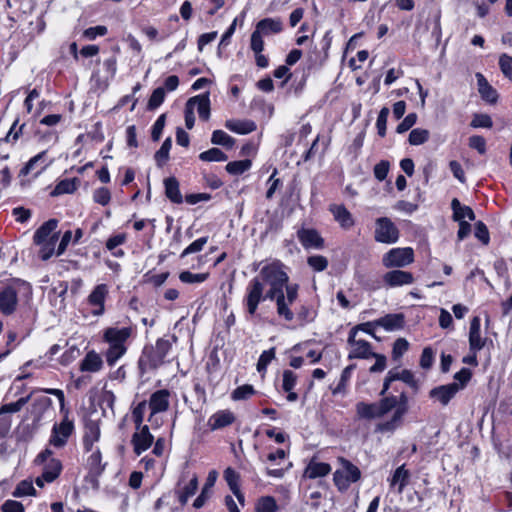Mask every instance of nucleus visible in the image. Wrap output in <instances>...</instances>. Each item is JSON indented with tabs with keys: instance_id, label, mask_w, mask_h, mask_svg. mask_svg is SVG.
Listing matches in <instances>:
<instances>
[{
	"instance_id": "f257e3e1",
	"label": "nucleus",
	"mask_w": 512,
	"mask_h": 512,
	"mask_svg": "<svg viewBox=\"0 0 512 512\" xmlns=\"http://www.w3.org/2000/svg\"><path fill=\"white\" fill-rule=\"evenodd\" d=\"M289 285V276L281 261L275 260L263 266L259 275L252 278L246 287L244 304L248 314L253 316L259 304L269 299L275 300L280 317L292 321L294 313L286 307L284 301V290Z\"/></svg>"
},
{
	"instance_id": "f03ea898",
	"label": "nucleus",
	"mask_w": 512,
	"mask_h": 512,
	"mask_svg": "<svg viewBox=\"0 0 512 512\" xmlns=\"http://www.w3.org/2000/svg\"><path fill=\"white\" fill-rule=\"evenodd\" d=\"M171 349V343L166 339H158L155 346L145 347L138 360L141 374L156 369L164 363V359Z\"/></svg>"
},
{
	"instance_id": "7ed1b4c3",
	"label": "nucleus",
	"mask_w": 512,
	"mask_h": 512,
	"mask_svg": "<svg viewBox=\"0 0 512 512\" xmlns=\"http://www.w3.org/2000/svg\"><path fill=\"white\" fill-rule=\"evenodd\" d=\"M342 469L337 470L333 475L335 485L340 491L348 489L351 483L357 482L361 477V471L350 461L340 458Z\"/></svg>"
},
{
	"instance_id": "20e7f679",
	"label": "nucleus",
	"mask_w": 512,
	"mask_h": 512,
	"mask_svg": "<svg viewBox=\"0 0 512 512\" xmlns=\"http://www.w3.org/2000/svg\"><path fill=\"white\" fill-rule=\"evenodd\" d=\"M414 261V251L410 247L393 248L384 254L382 263L386 268H402Z\"/></svg>"
},
{
	"instance_id": "39448f33",
	"label": "nucleus",
	"mask_w": 512,
	"mask_h": 512,
	"mask_svg": "<svg viewBox=\"0 0 512 512\" xmlns=\"http://www.w3.org/2000/svg\"><path fill=\"white\" fill-rule=\"evenodd\" d=\"M68 413L69 411H65L63 420L53 425L49 443L56 448L64 447L74 431V424L68 418Z\"/></svg>"
},
{
	"instance_id": "423d86ee",
	"label": "nucleus",
	"mask_w": 512,
	"mask_h": 512,
	"mask_svg": "<svg viewBox=\"0 0 512 512\" xmlns=\"http://www.w3.org/2000/svg\"><path fill=\"white\" fill-rule=\"evenodd\" d=\"M374 238L379 243L392 244L399 239V230L396 225L387 217H380L376 220Z\"/></svg>"
},
{
	"instance_id": "0eeeda50",
	"label": "nucleus",
	"mask_w": 512,
	"mask_h": 512,
	"mask_svg": "<svg viewBox=\"0 0 512 512\" xmlns=\"http://www.w3.org/2000/svg\"><path fill=\"white\" fill-rule=\"evenodd\" d=\"M357 328H352L349 332L347 343L352 347L348 354V359H367L370 358L372 351L371 345L366 340L356 339Z\"/></svg>"
},
{
	"instance_id": "6e6552de",
	"label": "nucleus",
	"mask_w": 512,
	"mask_h": 512,
	"mask_svg": "<svg viewBox=\"0 0 512 512\" xmlns=\"http://www.w3.org/2000/svg\"><path fill=\"white\" fill-rule=\"evenodd\" d=\"M460 390L461 386H458L457 382L439 385L429 391V398L442 406H447Z\"/></svg>"
},
{
	"instance_id": "1a4fd4ad",
	"label": "nucleus",
	"mask_w": 512,
	"mask_h": 512,
	"mask_svg": "<svg viewBox=\"0 0 512 512\" xmlns=\"http://www.w3.org/2000/svg\"><path fill=\"white\" fill-rule=\"evenodd\" d=\"M18 304V289L13 285H8L0 291V311L4 315H11L15 312Z\"/></svg>"
},
{
	"instance_id": "9d476101",
	"label": "nucleus",
	"mask_w": 512,
	"mask_h": 512,
	"mask_svg": "<svg viewBox=\"0 0 512 512\" xmlns=\"http://www.w3.org/2000/svg\"><path fill=\"white\" fill-rule=\"evenodd\" d=\"M108 294V289L105 284L97 285L88 296V303L94 307L92 314L100 316L104 313L105 298Z\"/></svg>"
},
{
	"instance_id": "9b49d317",
	"label": "nucleus",
	"mask_w": 512,
	"mask_h": 512,
	"mask_svg": "<svg viewBox=\"0 0 512 512\" xmlns=\"http://www.w3.org/2000/svg\"><path fill=\"white\" fill-rule=\"evenodd\" d=\"M170 391L167 389L157 390L151 394L148 406L151 410V415L162 413L169 408Z\"/></svg>"
},
{
	"instance_id": "f8f14e48",
	"label": "nucleus",
	"mask_w": 512,
	"mask_h": 512,
	"mask_svg": "<svg viewBox=\"0 0 512 512\" xmlns=\"http://www.w3.org/2000/svg\"><path fill=\"white\" fill-rule=\"evenodd\" d=\"M132 436V444L134 446V452L137 455L142 454L146 451L153 443L154 437L149 431L147 425H144L138 429Z\"/></svg>"
},
{
	"instance_id": "ddd939ff",
	"label": "nucleus",
	"mask_w": 512,
	"mask_h": 512,
	"mask_svg": "<svg viewBox=\"0 0 512 512\" xmlns=\"http://www.w3.org/2000/svg\"><path fill=\"white\" fill-rule=\"evenodd\" d=\"M383 281L390 287H399L412 284L414 277L411 272L396 269L387 272L383 276Z\"/></svg>"
},
{
	"instance_id": "4468645a",
	"label": "nucleus",
	"mask_w": 512,
	"mask_h": 512,
	"mask_svg": "<svg viewBox=\"0 0 512 512\" xmlns=\"http://www.w3.org/2000/svg\"><path fill=\"white\" fill-rule=\"evenodd\" d=\"M132 329L130 327L108 328L104 333L105 340L110 346H125V342L131 336Z\"/></svg>"
},
{
	"instance_id": "2eb2a0df",
	"label": "nucleus",
	"mask_w": 512,
	"mask_h": 512,
	"mask_svg": "<svg viewBox=\"0 0 512 512\" xmlns=\"http://www.w3.org/2000/svg\"><path fill=\"white\" fill-rule=\"evenodd\" d=\"M187 103L192 107L193 110L195 109V106L197 107L199 118L203 121H207L210 118L209 92L191 97Z\"/></svg>"
},
{
	"instance_id": "dca6fc26",
	"label": "nucleus",
	"mask_w": 512,
	"mask_h": 512,
	"mask_svg": "<svg viewBox=\"0 0 512 512\" xmlns=\"http://www.w3.org/2000/svg\"><path fill=\"white\" fill-rule=\"evenodd\" d=\"M297 236L303 247L306 249H319L323 247V239L314 229H300L297 232Z\"/></svg>"
},
{
	"instance_id": "f3484780",
	"label": "nucleus",
	"mask_w": 512,
	"mask_h": 512,
	"mask_svg": "<svg viewBox=\"0 0 512 512\" xmlns=\"http://www.w3.org/2000/svg\"><path fill=\"white\" fill-rule=\"evenodd\" d=\"M100 439V427L98 422L89 420L85 423L83 446L89 452L92 451L93 445Z\"/></svg>"
},
{
	"instance_id": "a211bd4d",
	"label": "nucleus",
	"mask_w": 512,
	"mask_h": 512,
	"mask_svg": "<svg viewBox=\"0 0 512 512\" xmlns=\"http://www.w3.org/2000/svg\"><path fill=\"white\" fill-rule=\"evenodd\" d=\"M469 346L473 352L481 350L485 346V339L480 335V318L475 316L470 322Z\"/></svg>"
},
{
	"instance_id": "6ab92c4d",
	"label": "nucleus",
	"mask_w": 512,
	"mask_h": 512,
	"mask_svg": "<svg viewBox=\"0 0 512 512\" xmlns=\"http://www.w3.org/2000/svg\"><path fill=\"white\" fill-rule=\"evenodd\" d=\"M235 421L234 414L229 410H221L213 414L208 421L212 431L231 425Z\"/></svg>"
},
{
	"instance_id": "aec40b11",
	"label": "nucleus",
	"mask_w": 512,
	"mask_h": 512,
	"mask_svg": "<svg viewBox=\"0 0 512 512\" xmlns=\"http://www.w3.org/2000/svg\"><path fill=\"white\" fill-rule=\"evenodd\" d=\"M114 54L109 56L103 61L104 68V76L101 79L104 87L109 85L110 80H112L117 71V53L119 52V47H114Z\"/></svg>"
},
{
	"instance_id": "412c9836",
	"label": "nucleus",
	"mask_w": 512,
	"mask_h": 512,
	"mask_svg": "<svg viewBox=\"0 0 512 512\" xmlns=\"http://www.w3.org/2000/svg\"><path fill=\"white\" fill-rule=\"evenodd\" d=\"M330 211L342 228L349 229L354 225L352 214L346 209L345 206L331 205Z\"/></svg>"
},
{
	"instance_id": "4be33fe9",
	"label": "nucleus",
	"mask_w": 512,
	"mask_h": 512,
	"mask_svg": "<svg viewBox=\"0 0 512 512\" xmlns=\"http://www.w3.org/2000/svg\"><path fill=\"white\" fill-rule=\"evenodd\" d=\"M282 29L283 24L279 18H264L257 23L255 30L262 35H270L280 33Z\"/></svg>"
},
{
	"instance_id": "5701e85b",
	"label": "nucleus",
	"mask_w": 512,
	"mask_h": 512,
	"mask_svg": "<svg viewBox=\"0 0 512 512\" xmlns=\"http://www.w3.org/2000/svg\"><path fill=\"white\" fill-rule=\"evenodd\" d=\"M58 226V220L49 219L45 223H43L34 233L33 241L35 244H41L54 234L53 232Z\"/></svg>"
},
{
	"instance_id": "b1692460",
	"label": "nucleus",
	"mask_w": 512,
	"mask_h": 512,
	"mask_svg": "<svg viewBox=\"0 0 512 512\" xmlns=\"http://www.w3.org/2000/svg\"><path fill=\"white\" fill-rule=\"evenodd\" d=\"M375 325L381 326L388 331L399 330L404 326L403 314H387L375 321Z\"/></svg>"
},
{
	"instance_id": "393cba45",
	"label": "nucleus",
	"mask_w": 512,
	"mask_h": 512,
	"mask_svg": "<svg viewBox=\"0 0 512 512\" xmlns=\"http://www.w3.org/2000/svg\"><path fill=\"white\" fill-rule=\"evenodd\" d=\"M166 197L173 203L180 204L183 197L179 189V182L175 177H168L164 180Z\"/></svg>"
},
{
	"instance_id": "a878e982",
	"label": "nucleus",
	"mask_w": 512,
	"mask_h": 512,
	"mask_svg": "<svg viewBox=\"0 0 512 512\" xmlns=\"http://www.w3.org/2000/svg\"><path fill=\"white\" fill-rule=\"evenodd\" d=\"M356 413L361 419H374L382 417L378 403L359 402L356 404Z\"/></svg>"
},
{
	"instance_id": "bb28decb",
	"label": "nucleus",
	"mask_w": 512,
	"mask_h": 512,
	"mask_svg": "<svg viewBox=\"0 0 512 512\" xmlns=\"http://www.w3.org/2000/svg\"><path fill=\"white\" fill-rule=\"evenodd\" d=\"M227 129L238 134H249L256 130L255 122L251 120H227L225 123Z\"/></svg>"
},
{
	"instance_id": "cd10ccee",
	"label": "nucleus",
	"mask_w": 512,
	"mask_h": 512,
	"mask_svg": "<svg viewBox=\"0 0 512 512\" xmlns=\"http://www.w3.org/2000/svg\"><path fill=\"white\" fill-rule=\"evenodd\" d=\"M218 477V473L215 470L209 472L205 485L202 488L201 494L194 500L193 506L196 509H199L204 506L206 500L208 499V493L211 488L214 486Z\"/></svg>"
},
{
	"instance_id": "c85d7f7f",
	"label": "nucleus",
	"mask_w": 512,
	"mask_h": 512,
	"mask_svg": "<svg viewBox=\"0 0 512 512\" xmlns=\"http://www.w3.org/2000/svg\"><path fill=\"white\" fill-rule=\"evenodd\" d=\"M410 472L405 468V464L399 466L393 473L390 481L391 486L398 485V493L401 494L408 485Z\"/></svg>"
},
{
	"instance_id": "c756f323",
	"label": "nucleus",
	"mask_w": 512,
	"mask_h": 512,
	"mask_svg": "<svg viewBox=\"0 0 512 512\" xmlns=\"http://www.w3.org/2000/svg\"><path fill=\"white\" fill-rule=\"evenodd\" d=\"M102 365L101 357L95 351H90L82 360L80 369L86 372H97L102 368Z\"/></svg>"
},
{
	"instance_id": "7c9ffc66",
	"label": "nucleus",
	"mask_w": 512,
	"mask_h": 512,
	"mask_svg": "<svg viewBox=\"0 0 512 512\" xmlns=\"http://www.w3.org/2000/svg\"><path fill=\"white\" fill-rule=\"evenodd\" d=\"M331 471L328 463L311 461L305 469V475L310 479L324 477Z\"/></svg>"
},
{
	"instance_id": "2f4dec72",
	"label": "nucleus",
	"mask_w": 512,
	"mask_h": 512,
	"mask_svg": "<svg viewBox=\"0 0 512 512\" xmlns=\"http://www.w3.org/2000/svg\"><path fill=\"white\" fill-rule=\"evenodd\" d=\"M80 183L78 178L63 179L57 183L55 188L51 192V196H59L62 194H70L76 191Z\"/></svg>"
},
{
	"instance_id": "473e14b6",
	"label": "nucleus",
	"mask_w": 512,
	"mask_h": 512,
	"mask_svg": "<svg viewBox=\"0 0 512 512\" xmlns=\"http://www.w3.org/2000/svg\"><path fill=\"white\" fill-rule=\"evenodd\" d=\"M61 470V462L55 458H52L48 461L43 469V478H45L47 483H51L60 475Z\"/></svg>"
},
{
	"instance_id": "72a5a7b5",
	"label": "nucleus",
	"mask_w": 512,
	"mask_h": 512,
	"mask_svg": "<svg viewBox=\"0 0 512 512\" xmlns=\"http://www.w3.org/2000/svg\"><path fill=\"white\" fill-rule=\"evenodd\" d=\"M58 239L59 233L54 232V234L48 239V241L38 244L40 246L38 255L43 261H47L54 254L55 246Z\"/></svg>"
},
{
	"instance_id": "f704fd0d",
	"label": "nucleus",
	"mask_w": 512,
	"mask_h": 512,
	"mask_svg": "<svg viewBox=\"0 0 512 512\" xmlns=\"http://www.w3.org/2000/svg\"><path fill=\"white\" fill-rule=\"evenodd\" d=\"M224 478L231 489V491L235 494L237 499L241 502L243 500V495L239 491V474L232 469L231 467H228L224 471Z\"/></svg>"
},
{
	"instance_id": "c9c22d12",
	"label": "nucleus",
	"mask_w": 512,
	"mask_h": 512,
	"mask_svg": "<svg viewBox=\"0 0 512 512\" xmlns=\"http://www.w3.org/2000/svg\"><path fill=\"white\" fill-rule=\"evenodd\" d=\"M403 418V409L395 411L392 418L386 422L379 423L376 426L378 432H393L401 423Z\"/></svg>"
},
{
	"instance_id": "e433bc0d",
	"label": "nucleus",
	"mask_w": 512,
	"mask_h": 512,
	"mask_svg": "<svg viewBox=\"0 0 512 512\" xmlns=\"http://www.w3.org/2000/svg\"><path fill=\"white\" fill-rule=\"evenodd\" d=\"M211 143L230 149L234 146L235 139L222 130H215L212 133Z\"/></svg>"
},
{
	"instance_id": "4c0bfd02",
	"label": "nucleus",
	"mask_w": 512,
	"mask_h": 512,
	"mask_svg": "<svg viewBox=\"0 0 512 512\" xmlns=\"http://www.w3.org/2000/svg\"><path fill=\"white\" fill-rule=\"evenodd\" d=\"M278 505L272 496H263L258 499L255 507L256 512H277Z\"/></svg>"
},
{
	"instance_id": "58836bf2",
	"label": "nucleus",
	"mask_w": 512,
	"mask_h": 512,
	"mask_svg": "<svg viewBox=\"0 0 512 512\" xmlns=\"http://www.w3.org/2000/svg\"><path fill=\"white\" fill-rule=\"evenodd\" d=\"M252 163L249 159L229 162L225 169L231 175H241L250 169Z\"/></svg>"
},
{
	"instance_id": "ea45409f",
	"label": "nucleus",
	"mask_w": 512,
	"mask_h": 512,
	"mask_svg": "<svg viewBox=\"0 0 512 512\" xmlns=\"http://www.w3.org/2000/svg\"><path fill=\"white\" fill-rule=\"evenodd\" d=\"M171 147L172 140L170 137H168L164 140L160 149L155 153L154 157L159 167H162L168 161Z\"/></svg>"
},
{
	"instance_id": "a19ab883",
	"label": "nucleus",
	"mask_w": 512,
	"mask_h": 512,
	"mask_svg": "<svg viewBox=\"0 0 512 512\" xmlns=\"http://www.w3.org/2000/svg\"><path fill=\"white\" fill-rule=\"evenodd\" d=\"M199 159L205 162H222L228 159L227 155L218 148H211L199 154Z\"/></svg>"
},
{
	"instance_id": "79ce46f5",
	"label": "nucleus",
	"mask_w": 512,
	"mask_h": 512,
	"mask_svg": "<svg viewBox=\"0 0 512 512\" xmlns=\"http://www.w3.org/2000/svg\"><path fill=\"white\" fill-rule=\"evenodd\" d=\"M17 125L18 120H15L10 129L8 130V132L5 134V136L3 138L0 137V142L15 144L22 135V131L25 126L24 124H22L17 128Z\"/></svg>"
},
{
	"instance_id": "37998d69",
	"label": "nucleus",
	"mask_w": 512,
	"mask_h": 512,
	"mask_svg": "<svg viewBox=\"0 0 512 512\" xmlns=\"http://www.w3.org/2000/svg\"><path fill=\"white\" fill-rule=\"evenodd\" d=\"M12 495L14 497L34 496L36 495V490L31 481L23 480L16 486Z\"/></svg>"
},
{
	"instance_id": "c03bdc74",
	"label": "nucleus",
	"mask_w": 512,
	"mask_h": 512,
	"mask_svg": "<svg viewBox=\"0 0 512 512\" xmlns=\"http://www.w3.org/2000/svg\"><path fill=\"white\" fill-rule=\"evenodd\" d=\"M198 488V481L196 477H193L190 482L183 488V490L179 493V502L182 505H185L188 502V499L193 496Z\"/></svg>"
},
{
	"instance_id": "a18cd8bd",
	"label": "nucleus",
	"mask_w": 512,
	"mask_h": 512,
	"mask_svg": "<svg viewBox=\"0 0 512 512\" xmlns=\"http://www.w3.org/2000/svg\"><path fill=\"white\" fill-rule=\"evenodd\" d=\"M126 346H109V349L106 352V361L110 366H113L125 353Z\"/></svg>"
},
{
	"instance_id": "49530a36",
	"label": "nucleus",
	"mask_w": 512,
	"mask_h": 512,
	"mask_svg": "<svg viewBox=\"0 0 512 512\" xmlns=\"http://www.w3.org/2000/svg\"><path fill=\"white\" fill-rule=\"evenodd\" d=\"M429 139V131L422 128L413 129L410 134L408 141L411 145H421Z\"/></svg>"
},
{
	"instance_id": "de8ad7c7",
	"label": "nucleus",
	"mask_w": 512,
	"mask_h": 512,
	"mask_svg": "<svg viewBox=\"0 0 512 512\" xmlns=\"http://www.w3.org/2000/svg\"><path fill=\"white\" fill-rule=\"evenodd\" d=\"M208 273H191L190 271H183L179 275V279L183 283L193 284V283H202L208 278Z\"/></svg>"
},
{
	"instance_id": "09e8293b",
	"label": "nucleus",
	"mask_w": 512,
	"mask_h": 512,
	"mask_svg": "<svg viewBox=\"0 0 512 512\" xmlns=\"http://www.w3.org/2000/svg\"><path fill=\"white\" fill-rule=\"evenodd\" d=\"M253 394H255V390L253 388L252 385H249V384H245V385H242V386H239L237 387L233 392H232V399L235 400V401H240V400H246L248 399L249 397H251Z\"/></svg>"
},
{
	"instance_id": "8fccbe9b",
	"label": "nucleus",
	"mask_w": 512,
	"mask_h": 512,
	"mask_svg": "<svg viewBox=\"0 0 512 512\" xmlns=\"http://www.w3.org/2000/svg\"><path fill=\"white\" fill-rule=\"evenodd\" d=\"M164 99H165L164 88H162V87L156 88L152 92V94L148 100V104H147L148 109L154 110V109L158 108L163 103Z\"/></svg>"
},
{
	"instance_id": "3c124183",
	"label": "nucleus",
	"mask_w": 512,
	"mask_h": 512,
	"mask_svg": "<svg viewBox=\"0 0 512 512\" xmlns=\"http://www.w3.org/2000/svg\"><path fill=\"white\" fill-rule=\"evenodd\" d=\"M473 128H491L493 121L488 114H474L473 119L470 123Z\"/></svg>"
},
{
	"instance_id": "603ef678",
	"label": "nucleus",
	"mask_w": 512,
	"mask_h": 512,
	"mask_svg": "<svg viewBox=\"0 0 512 512\" xmlns=\"http://www.w3.org/2000/svg\"><path fill=\"white\" fill-rule=\"evenodd\" d=\"M379 405L380 414L383 417L388 412L396 408L398 404L397 397L395 396H388L382 398L379 402H377Z\"/></svg>"
},
{
	"instance_id": "864d4df0",
	"label": "nucleus",
	"mask_w": 512,
	"mask_h": 512,
	"mask_svg": "<svg viewBox=\"0 0 512 512\" xmlns=\"http://www.w3.org/2000/svg\"><path fill=\"white\" fill-rule=\"evenodd\" d=\"M355 367H356L355 364H351V365L347 366L346 368H344V370L341 373L340 381H339L338 385L336 386V388L333 390V394L341 393L345 389L346 384L349 381L352 371L355 369Z\"/></svg>"
},
{
	"instance_id": "5fc2aeb1",
	"label": "nucleus",
	"mask_w": 512,
	"mask_h": 512,
	"mask_svg": "<svg viewBox=\"0 0 512 512\" xmlns=\"http://www.w3.org/2000/svg\"><path fill=\"white\" fill-rule=\"evenodd\" d=\"M308 265L315 271L321 272L325 270L328 266V260L326 257L322 255H314L310 256L307 259Z\"/></svg>"
},
{
	"instance_id": "6e6d98bb",
	"label": "nucleus",
	"mask_w": 512,
	"mask_h": 512,
	"mask_svg": "<svg viewBox=\"0 0 512 512\" xmlns=\"http://www.w3.org/2000/svg\"><path fill=\"white\" fill-rule=\"evenodd\" d=\"M52 400L49 397L42 396L34 400L33 409L34 412L37 413L38 418L42 416V414L51 407Z\"/></svg>"
},
{
	"instance_id": "4d7b16f0",
	"label": "nucleus",
	"mask_w": 512,
	"mask_h": 512,
	"mask_svg": "<svg viewBox=\"0 0 512 512\" xmlns=\"http://www.w3.org/2000/svg\"><path fill=\"white\" fill-rule=\"evenodd\" d=\"M315 315L316 313L312 307L307 305H302L297 312V318L301 324L312 322L315 318Z\"/></svg>"
},
{
	"instance_id": "13d9d810",
	"label": "nucleus",
	"mask_w": 512,
	"mask_h": 512,
	"mask_svg": "<svg viewBox=\"0 0 512 512\" xmlns=\"http://www.w3.org/2000/svg\"><path fill=\"white\" fill-rule=\"evenodd\" d=\"M207 241H208V237H201V238L195 240L187 248H185L183 250L180 257L184 258L189 254H193V253H197V252L201 251L203 249V247L205 246V244L207 243Z\"/></svg>"
},
{
	"instance_id": "bf43d9fd",
	"label": "nucleus",
	"mask_w": 512,
	"mask_h": 512,
	"mask_svg": "<svg viewBox=\"0 0 512 512\" xmlns=\"http://www.w3.org/2000/svg\"><path fill=\"white\" fill-rule=\"evenodd\" d=\"M274 357H275V349L274 348L263 351L258 359V362H257V370L259 372L266 370L268 364L274 359Z\"/></svg>"
},
{
	"instance_id": "052dcab7",
	"label": "nucleus",
	"mask_w": 512,
	"mask_h": 512,
	"mask_svg": "<svg viewBox=\"0 0 512 512\" xmlns=\"http://www.w3.org/2000/svg\"><path fill=\"white\" fill-rule=\"evenodd\" d=\"M388 115H389V109L387 107H383L380 110L379 115L377 117L376 127L378 130V134L381 137H384L386 135V124H387Z\"/></svg>"
},
{
	"instance_id": "680f3d73",
	"label": "nucleus",
	"mask_w": 512,
	"mask_h": 512,
	"mask_svg": "<svg viewBox=\"0 0 512 512\" xmlns=\"http://www.w3.org/2000/svg\"><path fill=\"white\" fill-rule=\"evenodd\" d=\"M102 457L99 449H96L92 454L90 455L88 459V463L90 465V468L93 472L99 474L104 470V465L101 464Z\"/></svg>"
},
{
	"instance_id": "e2e57ef3",
	"label": "nucleus",
	"mask_w": 512,
	"mask_h": 512,
	"mask_svg": "<svg viewBox=\"0 0 512 512\" xmlns=\"http://www.w3.org/2000/svg\"><path fill=\"white\" fill-rule=\"evenodd\" d=\"M499 66L505 77L512 80V57L502 54L499 58Z\"/></svg>"
},
{
	"instance_id": "0e129e2a",
	"label": "nucleus",
	"mask_w": 512,
	"mask_h": 512,
	"mask_svg": "<svg viewBox=\"0 0 512 512\" xmlns=\"http://www.w3.org/2000/svg\"><path fill=\"white\" fill-rule=\"evenodd\" d=\"M111 194L110 191L105 187H100L94 191L93 200L103 206L110 202Z\"/></svg>"
},
{
	"instance_id": "69168bd1",
	"label": "nucleus",
	"mask_w": 512,
	"mask_h": 512,
	"mask_svg": "<svg viewBox=\"0 0 512 512\" xmlns=\"http://www.w3.org/2000/svg\"><path fill=\"white\" fill-rule=\"evenodd\" d=\"M474 234H475V237L477 239H479L484 245H487L489 243V240H490L489 232H488L486 225L483 222L478 221L475 224Z\"/></svg>"
},
{
	"instance_id": "338daca9",
	"label": "nucleus",
	"mask_w": 512,
	"mask_h": 512,
	"mask_svg": "<svg viewBox=\"0 0 512 512\" xmlns=\"http://www.w3.org/2000/svg\"><path fill=\"white\" fill-rule=\"evenodd\" d=\"M409 347V343L404 338H398L393 344L392 355L394 359L400 358Z\"/></svg>"
},
{
	"instance_id": "774afa93",
	"label": "nucleus",
	"mask_w": 512,
	"mask_h": 512,
	"mask_svg": "<svg viewBox=\"0 0 512 512\" xmlns=\"http://www.w3.org/2000/svg\"><path fill=\"white\" fill-rule=\"evenodd\" d=\"M2 512H24V506L21 502L15 500H6L1 506Z\"/></svg>"
}]
</instances>
